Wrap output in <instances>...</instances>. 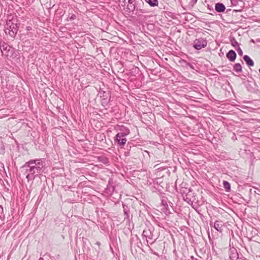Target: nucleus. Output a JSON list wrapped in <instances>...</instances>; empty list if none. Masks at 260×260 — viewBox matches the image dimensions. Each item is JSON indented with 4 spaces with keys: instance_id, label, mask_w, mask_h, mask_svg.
Wrapping results in <instances>:
<instances>
[{
    "instance_id": "nucleus-15",
    "label": "nucleus",
    "mask_w": 260,
    "mask_h": 260,
    "mask_svg": "<svg viewBox=\"0 0 260 260\" xmlns=\"http://www.w3.org/2000/svg\"><path fill=\"white\" fill-rule=\"evenodd\" d=\"M231 45L234 47H236L237 46H239V43L235 39H233L232 40H231Z\"/></svg>"
},
{
    "instance_id": "nucleus-17",
    "label": "nucleus",
    "mask_w": 260,
    "mask_h": 260,
    "mask_svg": "<svg viewBox=\"0 0 260 260\" xmlns=\"http://www.w3.org/2000/svg\"><path fill=\"white\" fill-rule=\"evenodd\" d=\"M7 46L5 47V45H3L2 47H0V49L1 50V52L3 53V50H7Z\"/></svg>"
},
{
    "instance_id": "nucleus-8",
    "label": "nucleus",
    "mask_w": 260,
    "mask_h": 260,
    "mask_svg": "<svg viewBox=\"0 0 260 260\" xmlns=\"http://www.w3.org/2000/svg\"><path fill=\"white\" fill-rule=\"evenodd\" d=\"M135 1V0H128L127 9L129 12H133L135 10L136 6Z\"/></svg>"
},
{
    "instance_id": "nucleus-4",
    "label": "nucleus",
    "mask_w": 260,
    "mask_h": 260,
    "mask_svg": "<svg viewBox=\"0 0 260 260\" xmlns=\"http://www.w3.org/2000/svg\"><path fill=\"white\" fill-rule=\"evenodd\" d=\"M183 199L189 205H192L193 203L197 201L196 196L192 192L190 188H189L188 192L183 196Z\"/></svg>"
},
{
    "instance_id": "nucleus-21",
    "label": "nucleus",
    "mask_w": 260,
    "mask_h": 260,
    "mask_svg": "<svg viewBox=\"0 0 260 260\" xmlns=\"http://www.w3.org/2000/svg\"><path fill=\"white\" fill-rule=\"evenodd\" d=\"M259 72L260 73V69H259Z\"/></svg>"
},
{
    "instance_id": "nucleus-14",
    "label": "nucleus",
    "mask_w": 260,
    "mask_h": 260,
    "mask_svg": "<svg viewBox=\"0 0 260 260\" xmlns=\"http://www.w3.org/2000/svg\"><path fill=\"white\" fill-rule=\"evenodd\" d=\"M223 185L224 188L226 190H228L230 189L231 185H230V183L229 182H228L226 181H224L223 182Z\"/></svg>"
},
{
    "instance_id": "nucleus-7",
    "label": "nucleus",
    "mask_w": 260,
    "mask_h": 260,
    "mask_svg": "<svg viewBox=\"0 0 260 260\" xmlns=\"http://www.w3.org/2000/svg\"><path fill=\"white\" fill-rule=\"evenodd\" d=\"M223 222L221 221H216L214 224V228L220 233L223 230Z\"/></svg>"
},
{
    "instance_id": "nucleus-3",
    "label": "nucleus",
    "mask_w": 260,
    "mask_h": 260,
    "mask_svg": "<svg viewBox=\"0 0 260 260\" xmlns=\"http://www.w3.org/2000/svg\"><path fill=\"white\" fill-rule=\"evenodd\" d=\"M154 228L153 227L145 229L142 233V236L145 237L147 243L152 244L155 241L153 235Z\"/></svg>"
},
{
    "instance_id": "nucleus-10",
    "label": "nucleus",
    "mask_w": 260,
    "mask_h": 260,
    "mask_svg": "<svg viewBox=\"0 0 260 260\" xmlns=\"http://www.w3.org/2000/svg\"><path fill=\"white\" fill-rule=\"evenodd\" d=\"M215 10L218 12H223L225 9L224 5L222 3H217L215 6Z\"/></svg>"
},
{
    "instance_id": "nucleus-1",
    "label": "nucleus",
    "mask_w": 260,
    "mask_h": 260,
    "mask_svg": "<svg viewBox=\"0 0 260 260\" xmlns=\"http://www.w3.org/2000/svg\"><path fill=\"white\" fill-rule=\"evenodd\" d=\"M43 161L41 159L30 160L26 162L22 168L25 170L26 177L28 181L34 180L36 176L40 174L44 168Z\"/></svg>"
},
{
    "instance_id": "nucleus-18",
    "label": "nucleus",
    "mask_w": 260,
    "mask_h": 260,
    "mask_svg": "<svg viewBox=\"0 0 260 260\" xmlns=\"http://www.w3.org/2000/svg\"><path fill=\"white\" fill-rule=\"evenodd\" d=\"M76 18V16L75 15H72L70 17V19H75Z\"/></svg>"
},
{
    "instance_id": "nucleus-2",
    "label": "nucleus",
    "mask_w": 260,
    "mask_h": 260,
    "mask_svg": "<svg viewBox=\"0 0 260 260\" xmlns=\"http://www.w3.org/2000/svg\"><path fill=\"white\" fill-rule=\"evenodd\" d=\"M18 28L16 23H13L11 20L7 21L5 31L6 34H8L12 37H14L17 32Z\"/></svg>"
},
{
    "instance_id": "nucleus-13",
    "label": "nucleus",
    "mask_w": 260,
    "mask_h": 260,
    "mask_svg": "<svg viewBox=\"0 0 260 260\" xmlns=\"http://www.w3.org/2000/svg\"><path fill=\"white\" fill-rule=\"evenodd\" d=\"M151 7H155L158 5L157 0H145Z\"/></svg>"
},
{
    "instance_id": "nucleus-12",
    "label": "nucleus",
    "mask_w": 260,
    "mask_h": 260,
    "mask_svg": "<svg viewBox=\"0 0 260 260\" xmlns=\"http://www.w3.org/2000/svg\"><path fill=\"white\" fill-rule=\"evenodd\" d=\"M234 70L237 73H240L242 71V66L239 63H237L234 66Z\"/></svg>"
},
{
    "instance_id": "nucleus-11",
    "label": "nucleus",
    "mask_w": 260,
    "mask_h": 260,
    "mask_svg": "<svg viewBox=\"0 0 260 260\" xmlns=\"http://www.w3.org/2000/svg\"><path fill=\"white\" fill-rule=\"evenodd\" d=\"M243 59L246 62L248 66L252 67L254 66L253 61L251 59V58L248 55H244L243 57Z\"/></svg>"
},
{
    "instance_id": "nucleus-16",
    "label": "nucleus",
    "mask_w": 260,
    "mask_h": 260,
    "mask_svg": "<svg viewBox=\"0 0 260 260\" xmlns=\"http://www.w3.org/2000/svg\"><path fill=\"white\" fill-rule=\"evenodd\" d=\"M237 52L239 55L242 56L243 55V51L239 46L237 49Z\"/></svg>"
},
{
    "instance_id": "nucleus-20",
    "label": "nucleus",
    "mask_w": 260,
    "mask_h": 260,
    "mask_svg": "<svg viewBox=\"0 0 260 260\" xmlns=\"http://www.w3.org/2000/svg\"><path fill=\"white\" fill-rule=\"evenodd\" d=\"M39 260H44V259L42 258H40Z\"/></svg>"
},
{
    "instance_id": "nucleus-9",
    "label": "nucleus",
    "mask_w": 260,
    "mask_h": 260,
    "mask_svg": "<svg viewBox=\"0 0 260 260\" xmlns=\"http://www.w3.org/2000/svg\"><path fill=\"white\" fill-rule=\"evenodd\" d=\"M236 53L232 50L229 51L226 54V57L231 61H234L236 58Z\"/></svg>"
},
{
    "instance_id": "nucleus-5",
    "label": "nucleus",
    "mask_w": 260,
    "mask_h": 260,
    "mask_svg": "<svg viewBox=\"0 0 260 260\" xmlns=\"http://www.w3.org/2000/svg\"><path fill=\"white\" fill-rule=\"evenodd\" d=\"M207 45V41L202 38L196 39L193 43V47L197 50L205 48Z\"/></svg>"
},
{
    "instance_id": "nucleus-19",
    "label": "nucleus",
    "mask_w": 260,
    "mask_h": 260,
    "mask_svg": "<svg viewBox=\"0 0 260 260\" xmlns=\"http://www.w3.org/2000/svg\"><path fill=\"white\" fill-rule=\"evenodd\" d=\"M96 244H97L98 245H99H99H100V243L99 242H97L96 243Z\"/></svg>"
},
{
    "instance_id": "nucleus-6",
    "label": "nucleus",
    "mask_w": 260,
    "mask_h": 260,
    "mask_svg": "<svg viewBox=\"0 0 260 260\" xmlns=\"http://www.w3.org/2000/svg\"><path fill=\"white\" fill-rule=\"evenodd\" d=\"M128 134L129 131H127L124 133H119L116 135V140L119 145L124 146L125 144L127 141V140L125 138V136Z\"/></svg>"
}]
</instances>
